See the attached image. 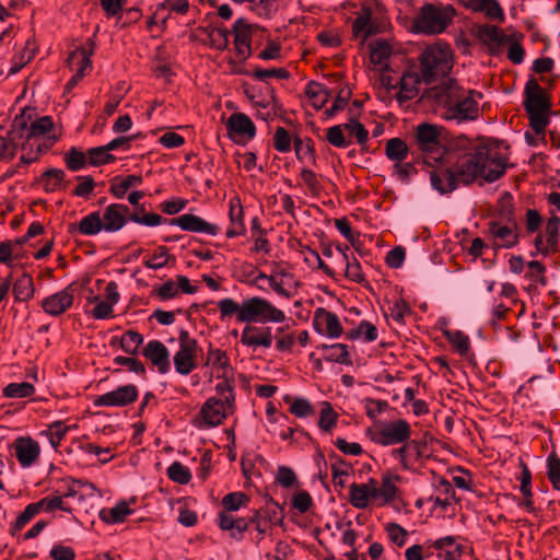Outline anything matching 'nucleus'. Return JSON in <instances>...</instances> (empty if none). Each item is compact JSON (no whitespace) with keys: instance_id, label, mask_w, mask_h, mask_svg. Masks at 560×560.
I'll list each match as a JSON object with an SVG mask.
<instances>
[{"instance_id":"obj_10","label":"nucleus","mask_w":560,"mask_h":560,"mask_svg":"<svg viewBox=\"0 0 560 560\" xmlns=\"http://www.w3.org/2000/svg\"><path fill=\"white\" fill-rule=\"evenodd\" d=\"M197 342L189 334L183 330L179 335V349L174 355V366L182 375L189 374L196 368Z\"/></svg>"},{"instance_id":"obj_43","label":"nucleus","mask_w":560,"mask_h":560,"mask_svg":"<svg viewBox=\"0 0 560 560\" xmlns=\"http://www.w3.org/2000/svg\"><path fill=\"white\" fill-rule=\"evenodd\" d=\"M392 54V47L386 40H375L371 44L370 59L374 65L385 66Z\"/></svg>"},{"instance_id":"obj_29","label":"nucleus","mask_w":560,"mask_h":560,"mask_svg":"<svg viewBox=\"0 0 560 560\" xmlns=\"http://www.w3.org/2000/svg\"><path fill=\"white\" fill-rule=\"evenodd\" d=\"M560 219L557 215H551L546 225V240L538 235L535 240V246L537 250L542 254H548L552 250L558 242V230Z\"/></svg>"},{"instance_id":"obj_21","label":"nucleus","mask_w":560,"mask_h":560,"mask_svg":"<svg viewBox=\"0 0 560 560\" xmlns=\"http://www.w3.org/2000/svg\"><path fill=\"white\" fill-rule=\"evenodd\" d=\"M230 406L229 397L224 399L209 398L201 408V417L208 427H215L226 417Z\"/></svg>"},{"instance_id":"obj_52","label":"nucleus","mask_w":560,"mask_h":560,"mask_svg":"<svg viewBox=\"0 0 560 560\" xmlns=\"http://www.w3.org/2000/svg\"><path fill=\"white\" fill-rule=\"evenodd\" d=\"M38 513L39 510L36 503L28 504L11 525V535L15 536Z\"/></svg>"},{"instance_id":"obj_14","label":"nucleus","mask_w":560,"mask_h":560,"mask_svg":"<svg viewBox=\"0 0 560 560\" xmlns=\"http://www.w3.org/2000/svg\"><path fill=\"white\" fill-rule=\"evenodd\" d=\"M206 365L210 368L211 374L217 378H223L217 385V389L223 390L229 387L228 377L232 374L230 359L225 351L221 349L210 348L207 353Z\"/></svg>"},{"instance_id":"obj_60","label":"nucleus","mask_w":560,"mask_h":560,"mask_svg":"<svg viewBox=\"0 0 560 560\" xmlns=\"http://www.w3.org/2000/svg\"><path fill=\"white\" fill-rule=\"evenodd\" d=\"M90 302L95 303L92 315L96 319H107L114 317V306L106 301H101L98 296L89 299Z\"/></svg>"},{"instance_id":"obj_20","label":"nucleus","mask_w":560,"mask_h":560,"mask_svg":"<svg viewBox=\"0 0 560 560\" xmlns=\"http://www.w3.org/2000/svg\"><path fill=\"white\" fill-rule=\"evenodd\" d=\"M273 336L270 327H257L246 325L241 332L242 345L257 349L259 347L270 348L272 345Z\"/></svg>"},{"instance_id":"obj_30","label":"nucleus","mask_w":560,"mask_h":560,"mask_svg":"<svg viewBox=\"0 0 560 560\" xmlns=\"http://www.w3.org/2000/svg\"><path fill=\"white\" fill-rule=\"evenodd\" d=\"M317 350L323 352L324 359L328 362L350 365L351 359L349 355L348 346L345 343L319 345Z\"/></svg>"},{"instance_id":"obj_9","label":"nucleus","mask_w":560,"mask_h":560,"mask_svg":"<svg viewBox=\"0 0 560 560\" xmlns=\"http://www.w3.org/2000/svg\"><path fill=\"white\" fill-rule=\"evenodd\" d=\"M399 479L398 476L392 474L383 475L381 482L371 478L372 505L385 506L394 502L398 498L397 482Z\"/></svg>"},{"instance_id":"obj_41","label":"nucleus","mask_w":560,"mask_h":560,"mask_svg":"<svg viewBox=\"0 0 560 560\" xmlns=\"http://www.w3.org/2000/svg\"><path fill=\"white\" fill-rule=\"evenodd\" d=\"M141 183L142 177L138 175L115 177L110 186V192L117 198H122L130 187L140 185Z\"/></svg>"},{"instance_id":"obj_48","label":"nucleus","mask_w":560,"mask_h":560,"mask_svg":"<svg viewBox=\"0 0 560 560\" xmlns=\"http://www.w3.org/2000/svg\"><path fill=\"white\" fill-rule=\"evenodd\" d=\"M34 386L28 382L10 383L3 388V396L8 398H25L33 395Z\"/></svg>"},{"instance_id":"obj_31","label":"nucleus","mask_w":560,"mask_h":560,"mask_svg":"<svg viewBox=\"0 0 560 560\" xmlns=\"http://www.w3.org/2000/svg\"><path fill=\"white\" fill-rule=\"evenodd\" d=\"M101 211L90 212L83 217L77 225L71 228L72 232H78L84 236H94L101 232H104L101 222Z\"/></svg>"},{"instance_id":"obj_26","label":"nucleus","mask_w":560,"mask_h":560,"mask_svg":"<svg viewBox=\"0 0 560 560\" xmlns=\"http://www.w3.org/2000/svg\"><path fill=\"white\" fill-rule=\"evenodd\" d=\"M392 456L404 469H411L413 464L420 458V443L417 441H407L402 446L392 451Z\"/></svg>"},{"instance_id":"obj_1","label":"nucleus","mask_w":560,"mask_h":560,"mask_svg":"<svg viewBox=\"0 0 560 560\" xmlns=\"http://www.w3.org/2000/svg\"><path fill=\"white\" fill-rule=\"evenodd\" d=\"M508 160L504 142L481 141L460 158L454 168H434L430 175L431 185L440 194H446L455 190L459 183L470 184L477 179L493 183L506 172Z\"/></svg>"},{"instance_id":"obj_33","label":"nucleus","mask_w":560,"mask_h":560,"mask_svg":"<svg viewBox=\"0 0 560 560\" xmlns=\"http://www.w3.org/2000/svg\"><path fill=\"white\" fill-rule=\"evenodd\" d=\"M432 546L438 550L439 557L444 560H458L462 556V547L455 541L453 536L436 539Z\"/></svg>"},{"instance_id":"obj_44","label":"nucleus","mask_w":560,"mask_h":560,"mask_svg":"<svg viewBox=\"0 0 560 560\" xmlns=\"http://www.w3.org/2000/svg\"><path fill=\"white\" fill-rule=\"evenodd\" d=\"M13 293L18 301H27L34 294V284L31 276L24 273L13 283Z\"/></svg>"},{"instance_id":"obj_55","label":"nucleus","mask_w":560,"mask_h":560,"mask_svg":"<svg viewBox=\"0 0 560 560\" xmlns=\"http://www.w3.org/2000/svg\"><path fill=\"white\" fill-rule=\"evenodd\" d=\"M142 342H143L142 336L133 330H128L127 332H125L121 336V339H120L121 349L129 354L137 353L140 345Z\"/></svg>"},{"instance_id":"obj_34","label":"nucleus","mask_w":560,"mask_h":560,"mask_svg":"<svg viewBox=\"0 0 560 560\" xmlns=\"http://www.w3.org/2000/svg\"><path fill=\"white\" fill-rule=\"evenodd\" d=\"M464 7L485 13L490 19L503 16L502 10L497 0H458Z\"/></svg>"},{"instance_id":"obj_38","label":"nucleus","mask_w":560,"mask_h":560,"mask_svg":"<svg viewBox=\"0 0 560 560\" xmlns=\"http://www.w3.org/2000/svg\"><path fill=\"white\" fill-rule=\"evenodd\" d=\"M92 50L85 48H78L73 50L68 57V66L74 73L85 74L86 70L91 68L90 56Z\"/></svg>"},{"instance_id":"obj_40","label":"nucleus","mask_w":560,"mask_h":560,"mask_svg":"<svg viewBox=\"0 0 560 560\" xmlns=\"http://www.w3.org/2000/svg\"><path fill=\"white\" fill-rule=\"evenodd\" d=\"M65 179V172L60 168H49L39 178V185L47 191L58 190Z\"/></svg>"},{"instance_id":"obj_7","label":"nucleus","mask_w":560,"mask_h":560,"mask_svg":"<svg viewBox=\"0 0 560 560\" xmlns=\"http://www.w3.org/2000/svg\"><path fill=\"white\" fill-rule=\"evenodd\" d=\"M443 128L433 124H420L416 128V142L423 153L424 163L431 165L442 162L446 149L442 142Z\"/></svg>"},{"instance_id":"obj_4","label":"nucleus","mask_w":560,"mask_h":560,"mask_svg":"<svg viewBox=\"0 0 560 560\" xmlns=\"http://www.w3.org/2000/svg\"><path fill=\"white\" fill-rule=\"evenodd\" d=\"M454 15L455 10L450 4L427 3L419 9L411 27L419 34H441L451 24Z\"/></svg>"},{"instance_id":"obj_23","label":"nucleus","mask_w":560,"mask_h":560,"mask_svg":"<svg viewBox=\"0 0 560 560\" xmlns=\"http://www.w3.org/2000/svg\"><path fill=\"white\" fill-rule=\"evenodd\" d=\"M526 98L524 102L527 113L548 110V102L544 89L535 80H529L525 86Z\"/></svg>"},{"instance_id":"obj_22","label":"nucleus","mask_w":560,"mask_h":560,"mask_svg":"<svg viewBox=\"0 0 560 560\" xmlns=\"http://www.w3.org/2000/svg\"><path fill=\"white\" fill-rule=\"evenodd\" d=\"M268 284L278 295L290 299L293 295L291 289H296L300 285V281L295 280L291 272L278 269L269 275Z\"/></svg>"},{"instance_id":"obj_51","label":"nucleus","mask_w":560,"mask_h":560,"mask_svg":"<svg viewBox=\"0 0 560 560\" xmlns=\"http://www.w3.org/2000/svg\"><path fill=\"white\" fill-rule=\"evenodd\" d=\"M342 260L346 264V277L353 282H362L364 280V276L361 269V265L357 260V258L354 256L349 257L347 254L343 253Z\"/></svg>"},{"instance_id":"obj_25","label":"nucleus","mask_w":560,"mask_h":560,"mask_svg":"<svg viewBox=\"0 0 560 560\" xmlns=\"http://www.w3.org/2000/svg\"><path fill=\"white\" fill-rule=\"evenodd\" d=\"M143 355L150 360L161 373L168 372L171 368L170 353L161 341H149L143 349Z\"/></svg>"},{"instance_id":"obj_27","label":"nucleus","mask_w":560,"mask_h":560,"mask_svg":"<svg viewBox=\"0 0 560 560\" xmlns=\"http://www.w3.org/2000/svg\"><path fill=\"white\" fill-rule=\"evenodd\" d=\"M230 228L226 230V237L234 238L245 232L244 211L238 198H232L229 203Z\"/></svg>"},{"instance_id":"obj_16","label":"nucleus","mask_w":560,"mask_h":560,"mask_svg":"<svg viewBox=\"0 0 560 560\" xmlns=\"http://www.w3.org/2000/svg\"><path fill=\"white\" fill-rule=\"evenodd\" d=\"M12 450L22 468H30L35 465L40 455L38 442L30 436L16 438L12 444Z\"/></svg>"},{"instance_id":"obj_5","label":"nucleus","mask_w":560,"mask_h":560,"mask_svg":"<svg viewBox=\"0 0 560 560\" xmlns=\"http://www.w3.org/2000/svg\"><path fill=\"white\" fill-rule=\"evenodd\" d=\"M420 66L425 82L446 75L453 68L451 47L442 43L427 47L420 56Z\"/></svg>"},{"instance_id":"obj_50","label":"nucleus","mask_w":560,"mask_h":560,"mask_svg":"<svg viewBox=\"0 0 560 560\" xmlns=\"http://www.w3.org/2000/svg\"><path fill=\"white\" fill-rule=\"evenodd\" d=\"M445 337L452 347L462 355L466 354L469 350V339L460 330H445Z\"/></svg>"},{"instance_id":"obj_19","label":"nucleus","mask_w":560,"mask_h":560,"mask_svg":"<svg viewBox=\"0 0 560 560\" xmlns=\"http://www.w3.org/2000/svg\"><path fill=\"white\" fill-rule=\"evenodd\" d=\"M171 225L178 226L183 231L194 233H205L214 236L219 233L220 229L215 224L209 223L202 218L185 213L170 221Z\"/></svg>"},{"instance_id":"obj_49","label":"nucleus","mask_w":560,"mask_h":560,"mask_svg":"<svg viewBox=\"0 0 560 560\" xmlns=\"http://www.w3.org/2000/svg\"><path fill=\"white\" fill-rule=\"evenodd\" d=\"M167 477L179 485H187L191 480V472L188 467L179 462L172 463L167 470Z\"/></svg>"},{"instance_id":"obj_28","label":"nucleus","mask_w":560,"mask_h":560,"mask_svg":"<svg viewBox=\"0 0 560 560\" xmlns=\"http://www.w3.org/2000/svg\"><path fill=\"white\" fill-rule=\"evenodd\" d=\"M371 495V478L364 483H352L349 487V501L355 509L364 510L372 505Z\"/></svg>"},{"instance_id":"obj_2","label":"nucleus","mask_w":560,"mask_h":560,"mask_svg":"<svg viewBox=\"0 0 560 560\" xmlns=\"http://www.w3.org/2000/svg\"><path fill=\"white\" fill-rule=\"evenodd\" d=\"M59 137L49 116L32 120L23 112L14 117L10 128V140L20 144V161L24 165L35 162L39 155L49 150Z\"/></svg>"},{"instance_id":"obj_46","label":"nucleus","mask_w":560,"mask_h":560,"mask_svg":"<svg viewBox=\"0 0 560 560\" xmlns=\"http://www.w3.org/2000/svg\"><path fill=\"white\" fill-rule=\"evenodd\" d=\"M377 328L370 322H361L358 327L349 332L350 339H361L372 342L377 339Z\"/></svg>"},{"instance_id":"obj_6","label":"nucleus","mask_w":560,"mask_h":560,"mask_svg":"<svg viewBox=\"0 0 560 560\" xmlns=\"http://www.w3.org/2000/svg\"><path fill=\"white\" fill-rule=\"evenodd\" d=\"M285 318L287 316L283 311L264 298L252 296L242 301L240 323L280 324Z\"/></svg>"},{"instance_id":"obj_37","label":"nucleus","mask_w":560,"mask_h":560,"mask_svg":"<svg viewBox=\"0 0 560 560\" xmlns=\"http://www.w3.org/2000/svg\"><path fill=\"white\" fill-rule=\"evenodd\" d=\"M490 233L494 237L497 246L500 247H512L517 240L514 229L510 225L491 223Z\"/></svg>"},{"instance_id":"obj_45","label":"nucleus","mask_w":560,"mask_h":560,"mask_svg":"<svg viewBox=\"0 0 560 560\" xmlns=\"http://www.w3.org/2000/svg\"><path fill=\"white\" fill-rule=\"evenodd\" d=\"M284 400L290 404V412L298 418H306L314 413L313 405L304 397H285Z\"/></svg>"},{"instance_id":"obj_12","label":"nucleus","mask_w":560,"mask_h":560,"mask_svg":"<svg viewBox=\"0 0 560 560\" xmlns=\"http://www.w3.org/2000/svg\"><path fill=\"white\" fill-rule=\"evenodd\" d=\"M229 137L235 143H246L256 135V127L252 119L243 114H232L226 121Z\"/></svg>"},{"instance_id":"obj_61","label":"nucleus","mask_w":560,"mask_h":560,"mask_svg":"<svg viewBox=\"0 0 560 560\" xmlns=\"http://www.w3.org/2000/svg\"><path fill=\"white\" fill-rule=\"evenodd\" d=\"M276 339H277L276 348L280 352H291L292 347L294 346V343L296 341L295 336L291 332L285 334L283 327L277 328Z\"/></svg>"},{"instance_id":"obj_24","label":"nucleus","mask_w":560,"mask_h":560,"mask_svg":"<svg viewBox=\"0 0 560 560\" xmlns=\"http://www.w3.org/2000/svg\"><path fill=\"white\" fill-rule=\"evenodd\" d=\"M422 82H425L422 72L420 73L416 69L407 70L400 79L398 101L405 102L418 96Z\"/></svg>"},{"instance_id":"obj_57","label":"nucleus","mask_w":560,"mask_h":560,"mask_svg":"<svg viewBox=\"0 0 560 560\" xmlns=\"http://www.w3.org/2000/svg\"><path fill=\"white\" fill-rule=\"evenodd\" d=\"M218 307L222 319L236 315V319L240 322L242 303H237L231 298H225L218 302Z\"/></svg>"},{"instance_id":"obj_32","label":"nucleus","mask_w":560,"mask_h":560,"mask_svg":"<svg viewBox=\"0 0 560 560\" xmlns=\"http://www.w3.org/2000/svg\"><path fill=\"white\" fill-rule=\"evenodd\" d=\"M478 37L483 44L492 48L500 47L501 45L508 43L511 39L510 35H506L501 28L494 25L479 26Z\"/></svg>"},{"instance_id":"obj_18","label":"nucleus","mask_w":560,"mask_h":560,"mask_svg":"<svg viewBox=\"0 0 560 560\" xmlns=\"http://www.w3.org/2000/svg\"><path fill=\"white\" fill-rule=\"evenodd\" d=\"M258 31L257 26L249 24L244 19H237L233 24L234 46L236 54L241 59L250 56V40L253 35Z\"/></svg>"},{"instance_id":"obj_58","label":"nucleus","mask_w":560,"mask_h":560,"mask_svg":"<svg viewBox=\"0 0 560 560\" xmlns=\"http://www.w3.org/2000/svg\"><path fill=\"white\" fill-rule=\"evenodd\" d=\"M385 532L388 539L397 547H402L406 544L408 533L397 523H387L385 525Z\"/></svg>"},{"instance_id":"obj_56","label":"nucleus","mask_w":560,"mask_h":560,"mask_svg":"<svg viewBox=\"0 0 560 560\" xmlns=\"http://www.w3.org/2000/svg\"><path fill=\"white\" fill-rule=\"evenodd\" d=\"M300 254H301L303 260L310 267H313V268L316 267L318 269H322L327 275L330 273L329 268L324 264L319 254L316 250L310 248L308 246H301Z\"/></svg>"},{"instance_id":"obj_3","label":"nucleus","mask_w":560,"mask_h":560,"mask_svg":"<svg viewBox=\"0 0 560 560\" xmlns=\"http://www.w3.org/2000/svg\"><path fill=\"white\" fill-rule=\"evenodd\" d=\"M429 97L435 101L436 110L445 120L462 124L475 120L479 116L481 95L471 90H464L452 79L444 80L434 86Z\"/></svg>"},{"instance_id":"obj_54","label":"nucleus","mask_w":560,"mask_h":560,"mask_svg":"<svg viewBox=\"0 0 560 560\" xmlns=\"http://www.w3.org/2000/svg\"><path fill=\"white\" fill-rule=\"evenodd\" d=\"M168 259L170 255L167 248L165 246H159L150 258L144 259L143 265L149 269L158 270L165 267Z\"/></svg>"},{"instance_id":"obj_13","label":"nucleus","mask_w":560,"mask_h":560,"mask_svg":"<svg viewBox=\"0 0 560 560\" xmlns=\"http://www.w3.org/2000/svg\"><path fill=\"white\" fill-rule=\"evenodd\" d=\"M74 302V288L68 285L65 289L45 298L40 306L43 311L54 317L60 316L71 308Z\"/></svg>"},{"instance_id":"obj_39","label":"nucleus","mask_w":560,"mask_h":560,"mask_svg":"<svg viewBox=\"0 0 560 560\" xmlns=\"http://www.w3.org/2000/svg\"><path fill=\"white\" fill-rule=\"evenodd\" d=\"M132 513L127 502H118L116 505L109 509L101 511V518L108 524L121 523L128 515Z\"/></svg>"},{"instance_id":"obj_11","label":"nucleus","mask_w":560,"mask_h":560,"mask_svg":"<svg viewBox=\"0 0 560 560\" xmlns=\"http://www.w3.org/2000/svg\"><path fill=\"white\" fill-rule=\"evenodd\" d=\"M312 325L318 335L329 339H338L343 334L340 318L325 307L315 310Z\"/></svg>"},{"instance_id":"obj_63","label":"nucleus","mask_w":560,"mask_h":560,"mask_svg":"<svg viewBox=\"0 0 560 560\" xmlns=\"http://www.w3.org/2000/svg\"><path fill=\"white\" fill-rule=\"evenodd\" d=\"M530 128L537 137L544 135L545 129L549 122L547 112L528 113Z\"/></svg>"},{"instance_id":"obj_53","label":"nucleus","mask_w":560,"mask_h":560,"mask_svg":"<svg viewBox=\"0 0 560 560\" xmlns=\"http://www.w3.org/2000/svg\"><path fill=\"white\" fill-rule=\"evenodd\" d=\"M372 28L370 16L366 13L358 15L352 24L353 35L361 40H365L369 37Z\"/></svg>"},{"instance_id":"obj_59","label":"nucleus","mask_w":560,"mask_h":560,"mask_svg":"<svg viewBox=\"0 0 560 560\" xmlns=\"http://www.w3.org/2000/svg\"><path fill=\"white\" fill-rule=\"evenodd\" d=\"M248 501V497L243 492H232L223 497L222 505L228 512L238 511Z\"/></svg>"},{"instance_id":"obj_62","label":"nucleus","mask_w":560,"mask_h":560,"mask_svg":"<svg viewBox=\"0 0 560 560\" xmlns=\"http://www.w3.org/2000/svg\"><path fill=\"white\" fill-rule=\"evenodd\" d=\"M106 144L103 147H96L89 150V162L92 165L106 164L114 160V156L109 153Z\"/></svg>"},{"instance_id":"obj_42","label":"nucleus","mask_w":560,"mask_h":560,"mask_svg":"<svg viewBox=\"0 0 560 560\" xmlns=\"http://www.w3.org/2000/svg\"><path fill=\"white\" fill-rule=\"evenodd\" d=\"M305 93L317 109L322 108L329 98L328 90L323 84L316 82H310L306 85Z\"/></svg>"},{"instance_id":"obj_36","label":"nucleus","mask_w":560,"mask_h":560,"mask_svg":"<svg viewBox=\"0 0 560 560\" xmlns=\"http://www.w3.org/2000/svg\"><path fill=\"white\" fill-rule=\"evenodd\" d=\"M218 525L222 530L231 532L232 537H241L247 529V522L245 518H234V516L228 513V511L219 513Z\"/></svg>"},{"instance_id":"obj_47","label":"nucleus","mask_w":560,"mask_h":560,"mask_svg":"<svg viewBox=\"0 0 560 560\" xmlns=\"http://www.w3.org/2000/svg\"><path fill=\"white\" fill-rule=\"evenodd\" d=\"M408 147L399 138H393L386 143V156L390 161L400 162L407 158Z\"/></svg>"},{"instance_id":"obj_35","label":"nucleus","mask_w":560,"mask_h":560,"mask_svg":"<svg viewBox=\"0 0 560 560\" xmlns=\"http://www.w3.org/2000/svg\"><path fill=\"white\" fill-rule=\"evenodd\" d=\"M339 415L334 410L332 406L328 401L320 402L319 418L317 427L324 434H330L337 427Z\"/></svg>"},{"instance_id":"obj_64","label":"nucleus","mask_w":560,"mask_h":560,"mask_svg":"<svg viewBox=\"0 0 560 560\" xmlns=\"http://www.w3.org/2000/svg\"><path fill=\"white\" fill-rule=\"evenodd\" d=\"M275 149L281 153H287L291 150V137L283 127H278L273 136Z\"/></svg>"},{"instance_id":"obj_8","label":"nucleus","mask_w":560,"mask_h":560,"mask_svg":"<svg viewBox=\"0 0 560 560\" xmlns=\"http://www.w3.org/2000/svg\"><path fill=\"white\" fill-rule=\"evenodd\" d=\"M411 427L404 420L383 421L375 424L370 431L371 440L382 446L402 444L411 436Z\"/></svg>"},{"instance_id":"obj_17","label":"nucleus","mask_w":560,"mask_h":560,"mask_svg":"<svg viewBox=\"0 0 560 560\" xmlns=\"http://www.w3.org/2000/svg\"><path fill=\"white\" fill-rule=\"evenodd\" d=\"M130 210L126 205L112 203L101 211L102 228L106 233L118 232L130 220Z\"/></svg>"},{"instance_id":"obj_15","label":"nucleus","mask_w":560,"mask_h":560,"mask_svg":"<svg viewBox=\"0 0 560 560\" xmlns=\"http://www.w3.org/2000/svg\"><path fill=\"white\" fill-rule=\"evenodd\" d=\"M138 397L135 385L119 386L114 390L102 394L94 399L96 407H124L133 402Z\"/></svg>"}]
</instances>
